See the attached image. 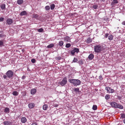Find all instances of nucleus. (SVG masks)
<instances>
[{"label":"nucleus","instance_id":"nucleus-12","mask_svg":"<svg viewBox=\"0 0 125 125\" xmlns=\"http://www.w3.org/2000/svg\"><path fill=\"white\" fill-rule=\"evenodd\" d=\"M117 104L114 102L111 103V105L112 106L115 108H116V107H117Z\"/></svg>","mask_w":125,"mask_h":125},{"label":"nucleus","instance_id":"nucleus-18","mask_svg":"<svg viewBox=\"0 0 125 125\" xmlns=\"http://www.w3.org/2000/svg\"><path fill=\"white\" fill-rule=\"evenodd\" d=\"M27 12L25 11H22L20 14V15L21 16H23L27 14Z\"/></svg>","mask_w":125,"mask_h":125},{"label":"nucleus","instance_id":"nucleus-51","mask_svg":"<svg viewBox=\"0 0 125 125\" xmlns=\"http://www.w3.org/2000/svg\"><path fill=\"white\" fill-rule=\"evenodd\" d=\"M123 122L125 124V119H124V120H123Z\"/></svg>","mask_w":125,"mask_h":125},{"label":"nucleus","instance_id":"nucleus-37","mask_svg":"<svg viewBox=\"0 0 125 125\" xmlns=\"http://www.w3.org/2000/svg\"><path fill=\"white\" fill-rule=\"evenodd\" d=\"M75 53V52L74 50L73 49L71 51V54L72 55H74V54Z\"/></svg>","mask_w":125,"mask_h":125},{"label":"nucleus","instance_id":"nucleus-32","mask_svg":"<svg viewBox=\"0 0 125 125\" xmlns=\"http://www.w3.org/2000/svg\"><path fill=\"white\" fill-rule=\"evenodd\" d=\"M97 106L96 105H94L93 107V109L94 110H95L97 109Z\"/></svg>","mask_w":125,"mask_h":125},{"label":"nucleus","instance_id":"nucleus-1","mask_svg":"<svg viewBox=\"0 0 125 125\" xmlns=\"http://www.w3.org/2000/svg\"><path fill=\"white\" fill-rule=\"evenodd\" d=\"M103 48L102 45H96L94 46V51L96 53H100L103 50Z\"/></svg>","mask_w":125,"mask_h":125},{"label":"nucleus","instance_id":"nucleus-40","mask_svg":"<svg viewBox=\"0 0 125 125\" xmlns=\"http://www.w3.org/2000/svg\"><path fill=\"white\" fill-rule=\"evenodd\" d=\"M121 117L122 118H125V115L124 114H122L121 115Z\"/></svg>","mask_w":125,"mask_h":125},{"label":"nucleus","instance_id":"nucleus-9","mask_svg":"<svg viewBox=\"0 0 125 125\" xmlns=\"http://www.w3.org/2000/svg\"><path fill=\"white\" fill-rule=\"evenodd\" d=\"M28 106L30 109H31L34 107L35 105L33 103H30L28 104Z\"/></svg>","mask_w":125,"mask_h":125},{"label":"nucleus","instance_id":"nucleus-26","mask_svg":"<svg viewBox=\"0 0 125 125\" xmlns=\"http://www.w3.org/2000/svg\"><path fill=\"white\" fill-rule=\"evenodd\" d=\"M50 6L51 9V10H53L55 8V5L54 4H52Z\"/></svg>","mask_w":125,"mask_h":125},{"label":"nucleus","instance_id":"nucleus-16","mask_svg":"<svg viewBox=\"0 0 125 125\" xmlns=\"http://www.w3.org/2000/svg\"><path fill=\"white\" fill-rule=\"evenodd\" d=\"M113 1L112 2L111 5H112L113 6L115 4H117L118 2V1L117 0H113Z\"/></svg>","mask_w":125,"mask_h":125},{"label":"nucleus","instance_id":"nucleus-10","mask_svg":"<svg viewBox=\"0 0 125 125\" xmlns=\"http://www.w3.org/2000/svg\"><path fill=\"white\" fill-rule=\"evenodd\" d=\"M26 118L25 117H22L21 118V122L22 123H25L27 121Z\"/></svg>","mask_w":125,"mask_h":125},{"label":"nucleus","instance_id":"nucleus-36","mask_svg":"<svg viewBox=\"0 0 125 125\" xmlns=\"http://www.w3.org/2000/svg\"><path fill=\"white\" fill-rule=\"evenodd\" d=\"M87 41L88 43H90L91 42V40L90 38H88L87 39Z\"/></svg>","mask_w":125,"mask_h":125},{"label":"nucleus","instance_id":"nucleus-44","mask_svg":"<svg viewBox=\"0 0 125 125\" xmlns=\"http://www.w3.org/2000/svg\"><path fill=\"white\" fill-rule=\"evenodd\" d=\"M109 35V34L108 33H106L105 34V38H107Z\"/></svg>","mask_w":125,"mask_h":125},{"label":"nucleus","instance_id":"nucleus-13","mask_svg":"<svg viewBox=\"0 0 125 125\" xmlns=\"http://www.w3.org/2000/svg\"><path fill=\"white\" fill-rule=\"evenodd\" d=\"M36 90L35 89H31V94H34L36 93Z\"/></svg>","mask_w":125,"mask_h":125},{"label":"nucleus","instance_id":"nucleus-22","mask_svg":"<svg viewBox=\"0 0 125 125\" xmlns=\"http://www.w3.org/2000/svg\"><path fill=\"white\" fill-rule=\"evenodd\" d=\"M0 7L2 10H4L5 8V4H2L1 5Z\"/></svg>","mask_w":125,"mask_h":125},{"label":"nucleus","instance_id":"nucleus-38","mask_svg":"<svg viewBox=\"0 0 125 125\" xmlns=\"http://www.w3.org/2000/svg\"><path fill=\"white\" fill-rule=\"evenodd\" d=\"M78 61V59L76 58H74L73 61V62H77Z\"/></svg>","mask_w":125,"mask_h":125},{"label":"nucleus","instance_id":"nucleus-14","mask_svg":"<svg viewBox=\"0 0 125 125\" xmlns=\"http://www.w3.org/2000/svg\"><path fill=\"white\" fill-rule=\"evenodd\" d=\"M48 108V105L46 104L42 106L43 109L44 110H47Z\"/></svg>","mask_w":125,"mask_h":125},{"label":"nucleus","instance_id":"nucleus-27","mask_svg":"<svg viewBox=\"0 0 125 125\" xmlns=\"http://www.w3.org/2000/svg\"><path fill=\"white\" fill-rule=\"evenodd\" d=\"M110 98V95L108 94H106L105 96V98L106 100H108Z\"/></svg>","mask_w":125,"mask_h":125},{"label":"nucleus","instance_id":"nucleus-34","mask_svg":"<svg viewBox=\"0 0 125 125\" xmlns=\"http://www.w3.org/2000/svg\"><path fill=\"white\" fill-rule=\"evenodd\" d=\"M3 41L0 40V46H3Z\"/></svg>","mask_w":125,"mask_h":125},{"label":"nucleus","instance_id":"nucleus-31","mask_svg":"<svg viewBox=\"0 0 125 125\" xmlns=\"http://www.w3.org/2000/svg\"><path fill=\"white\" fill-rule=\"evenodd\" d=\"M98 6L97 5H94L93 6L92 8L94 9H96L97 8Z\"/></svg>","mask_w":125,"mask_h":125},{"label":"nucleus","instance_id":"nucleus-6","mask_svg":"<svg viewBox=\"0 0 125 125\" xmlns=\"http://www.w3.org/2000/svg\"><path fill=\"white\" fill-rule=\"evenodd\" d=\"M3 123L4 125H12V122L9 121H5Z\"/></svg>","mask_w":125,"mask_h":125},{"label":"nucleus","instance_id":"nucleus-19","mask_svg":"<svg viewBox=\"0 0 125 125\" xmlns=\"http://www.w3.org/2000/svg\"><path fill=\"white\" fill-rule=\"evenodd\" d=\"M10 111V109L8 107H6L4 109V112L9 113Z\"/></svg>","mask_w":125,"mask_h":125},{"label":"nucleus","instance_id":"nucleus-30","mask_svg":"<svg viewBox=\"0 0 125 125\" xmlns=\"http://www.w3.org/2000/svg\"><path fill=\"white\" fill-rule=\"evenodd\" d=\"M39 32H42L43 31V29L42 28L39 29L37 30Z\"/></svg>","mask_w":125,"mask_h":125},{"label":"nucleus","instance_id":"nucleus-47","mask_svg":"<svg viewBox=\"0 0 125 125\" xmlns=\"http://www.w3.org/2000/svg\"><path fill=\"white\" fill-rule=\"evenodd\" d=\"M7 76L5 75H4L3 76V77L4 79H6L7 78Z\"/></svg>","mask_w":125,"mask_h":125},{"label":"nucleus","instance_id":"nucleus-5","mask_svg":"<svg viewBox=\"0 0 125 125\" xmlns=\"http://www.w3.org/2000/svg\"><path fill=\"white\" fill-rule=\"evenodd\" d=\"M105 89L109 93H113L114 92V90L111 89L110 87H106L105 88Z\"/></svg>","mask_w":125,"mask_h":125},{"label":"nucleus","instance_id":"nucleus-52","mask_svg":"<svg viewBox=\"0 0 125 125\" xmlns=\"http://www.w3.org/2000/svg\"><path fill=\"white\" fill-rule=\"evenodd\" d=\"M57 106H58V105H56L55 106H56V107H57Z\"/></svg>","mask_w":125,"mask_h":125},{"label":"nucleus","instance_id":"nucleus-28","mask_svg":"<svg viewBox=\"0 0 125 125\" xmlns=\"http://www.w3.org/2000/svg\"><path fill=\"white\" fill-rule=\"evenodd\" d=\"M59 44L60 46H62L63 44V42L62 41H61L59 42Z\"/></svg>","mask_w":125,"mask_h":125},{"label":"nucleus","instance_id":"nucleus-4","mask_svg":"<svg viewBox=\"0 0 125 125\" xmlns=\"http://www.w3.org/2000/svg\"><path fill=\"white\" fill-rule=\"evenodd\" d=\"M67 78H64L61 82H60V83L62 86H63L67 83Z\"/></svg>","mask_w":125,"mask_h":125},{"label":"nucleus","instance_id":"nucleus-48","mask_svg":"<svg viewBox=\"0 0 125 125\" xmlns=\"http://www.w3.org/2000/svg\"><path fill=\"white\" fill-rule=\"evenodd\" d=\"M122 24L123 25H125V21H123L122 23Z\"/></svg>","mask_w":125,"mask_h":125},{"label":"nucleus","instance_id":"nucleus-50","mask_svg":"<svg viewBox=\"0 0 125 125\" xmlns=\"http://www.w3.org/2000/svg\"><path fill=\"white\" fill-rule=\"evenodd\" d=\"M25 76H22V78L23 79H25Z\"/></svg>","mask_w":125,"mask_h":125},{"label":"nucleus","instance_id":"nucleus-8","mask_svg":"<svg viewBox=\"0 0 125 125\" xmlns=\"http://www.w3.org/2000/svg\"><path fill=\"white\" fill-rule=\"evenodd\" d=\"M64 41L65 42H70V38L68 36H67L64 37Z\"/></svg>","mask_w":125,"mask_h":125},{"label":"nucleus","instance_id":"nucleus-49","mask_svg":"<svg viewBox=\"0 0 125 125\" xmlns=\"http://www.w3.org/2000/svg\"><path fill=\"white\" fill-rule=\"evenodd\" d=\"M31 125H37V124L36 123H33Z\"/></svg>","mask_w":125,"mask_h":125},{"label":"nucleus","instance_id":"nucleus-21","mask_svg":"<svg viewBox=\"0 0 125 125\" xmlns=\"http://www.w3.org/2000/svg\"><path fill=\"white\" fill-rule=\"evenodd\" d=\"M23 2V0H18L17 1V3L19 5L21 4Z\"/></svg>","mask_w":125,"mask_h":125},{"label":"nucleus","instance_id":"nucleus-42","mask_svg":"<svg viewBox=\"0 0 125 125\" xmlns=\"http://www.w3.org/2000/svg\"><path fill=\"white\" fill-rule=\"evenodd\" d=\"M31 62L33 63H34L36 62V60L34 59H32L31 60Z\"/></svg>","mask_w":125,"mask_h":125},{"label":"nucleus","instance_id":"nucleus-43","mask_svg":"<svg viewBox=\"0 0 125 125\" xmlns=\"http://www.w3.org/2000/svg\"><path fill=\"white\" fill-rule=\"evenodd\" d=\"M56 60H60L61 59V58L60 56H58L56 57Z\"/></svg>","mask_w":125,"mask_h":125},{"label":"nucleus","instance_id":"nucleus-33","mask_svg":"<svg viewBox=\"0 0 125 125\" xmlns=\"http://www.w3.org/2000/svg\"><path fill=\"white\" fill-rule=\"evenodd\" d=\"M50 7L49 6H47L45 7V9L46 10H48L50 9Z\"/></svg>","mask_w":125,"mask_h":125},{"label":"nucleus","instance_id":"nucleus-29","mask_svg":"<svg viewBox=\"0 0 125 125\" xmlns=\"http://www.w3.org/2000/svg\"><path fill=\"white\" fill-rule=\"evenodd\" d=\"M74 91L76 92H79V88L78 87L75 88L74 89Z\"/></svg>","mask_w":125,"mask_h":125},{"label":"nucleus","instance_id":"nucleus-25","mask_svg":"<svg viewBox=\"0 0 125 125\" xmlns=\"http://www.w3.org/2000/svg\"><path fill=\"white\" fill-rule=\"evenodd\" d=\"M119 108L121 109H122L123 108V107L122 105H121L117 104V107H116V108Z\"/></svg>","mask_w":125,"mask_h":125},{"label":"nucleus","instance_id":"nucleus-41","mask_svg":"<svg viewBox=\"0 0 125 125\" xmlns=\"http://www.w3.org/2000/svg\"><path fill=\"white\" fill-rule=\"evenodd\" d=\"M79 63L81 64H83V61L82 60H81L79 61Z\"/></svg>","mask_w":125,"mask_h":125},{"label":"nucleus","instance_id":"nucleus-23","mask_svg":"<svg viewBox=\"0 0 125 125\" xmlns=\"http://www.w3.org/2000/svg\"><path fill=\"white\" fill-rule=\"evenodd\" d=\"M73 50H74L75 52L78 53L79 52V49L78 48H73Z\"/></svg>","mask_w":125,"mask_h":125},{"label":"nucleus","instance_id":"nucleus-2","mask_svg":"<svg viewBox=\"0 0 125 125\" xmlns=\"http://www.w3.org/2000/svg\"><path fill=\"white\" fill-rule=\"evenodd\" d=\"M69 81L70 83H73L74 86L79 85L81 83L79 80L74 79H69Z\"/></svg>","mask_w":125,"mask_h":125},{"label":"nucleus","instance_id":"nucleus-24","mask_svg":"<svg viewBox=\"0 0 125 125\" xmlns=\"http://www.w3.org/2000/svg\"><path fill=\"white\" fill-rule=\"evenodd\" d=\"M54 45L53 43H51L47 46V47L48 48H51L53 47Z\"/></svg>","mask_w":125,"mask_h":125},{"label":"nucleus","instance_id":"nucleus-7","mask_svg":"<svg viewBox=\"0 0 125 125\" xmlns=\"http://www.w3.org/2000/svg\"><path fill=\"white\" fill-rule=\"evenodd\" d=\"M13 22L12 20L10 18H8L7 20V22L9 25L13 23Z\"/></svg>","mask_w":125,"mask_h":125},{"label":"nucleus","instance_id":"nucleus-39","mask_svg":"<svg viewBox=\"0 0 125 125\" xmlns=\"http://www.w3.org/2000/svg\"><path fill=\"white\" fill-rule=\"evenodd\" d=\"M6 36V35L3 34H0V38H3Z\"/></svg>","mask_w":125,"mask_h":125},{"label":"nucleus","instance_id":"nucleus-20","mask_svg":"<svg viewBox=\"0 0 125 125\" xmlns=\"http://www.w3.org/2000/svg\"><path fill=\"white\" fill-rule=\"evenodd\" d=\"M12 94L14 96H17L19 94L18 92L16 91H13L12 93Z\"/></svg>","mask_w":125,"mask_h":125},{"label":"nucleus","instance_id":"nucleus-45","mask_svg":"<svg viewBox=\"0 0 125 125\" xmlns=\"http://www.w3.org/2000/svg\"><path fill=\"white\" fill-rule=\"evenodd\" d=\"M4 19V18L3 17H1L0 18V21H3Z\"/></svg>","mask_w":125,"mask_h":125},{"label":"nucleus","instance_id":"nucleus-3","mask_svg":"<svg viewBox=\"0 0 125 125\" xmlns=\"http://www.w3.org/2000/svg\"><path fill=\"white\" fill-rule=\"evenodd\" d=\"M13 73L12 71L9 70L6 73V74L8 77L10 78L13 76Z\"/></svg>","mask_w":125,"mask_h":125},{"label":"nucleus","instance_id":"nucleus-17","mask_svg":"<svg viewBox=\"0 0 125 125\" xmlns=\"http://www.w3.org/2000/svg\"><path fill=\"white\" fill-rule=\"evenodd\" d=\"M39 15L37 14H33L32 16V18L36 19L39 17Z\"/></svg>","mask_w":125,"mask_h":125},{"label":"nucleus","instance_id":"nucleus-15","mask_svg":"<svg viewBox=\"0 0 125 125\" xmlns=\"http://www.w3.org/2000/svg\"><path fill=\"white\" fill-rule=\"evenodd\" d=\"M113 36L112 34H110L108 37V39L110 41H111L113 39Z\"/></svg>","mask_w":125,"mask_h":125},{"label":"nucleus","instance_id":"nucleus-11","mask_svg":"<svg viewBox=\"0 0 125 125\" xmlns=\"http://www.w3.org/2000/svg\"><path fill=\"white\" fill-rule=\"evenodd\" d=\"M94 57V55L93 54H90L88 57V59L90 60H92Z\"/></svg>","mask_w":125,"mask_h":125},{"label":"nucleus","instance_id":"nucleus-46","mask_svg":"<svg viewBox=\"0 0 125 125\" xmlns=\"http://www.w3.org/2000/svg\"><path fill=\"white\" fill-rule=\"evenodd\" d=\"M99 79H100L101 80H102V79H103L101 75H100L99 76Z\"/></svg>","mask_w":125,"mask_h":125},{"label":"nucleus","instance_id":"nucleus-35","mask_svg":"<svg viewBox=\"0 0 125 125\" xmlns=\"http://www.w3.org/2000/svg\"><path fill=\"white\" fill-rule=\"evenodd\" d=\"M71 45L70 43H68L66 44L65 47L67 48H68L70 47Z\"/></svg>","mask_w":125,"mask_h":125}]
</instances>
